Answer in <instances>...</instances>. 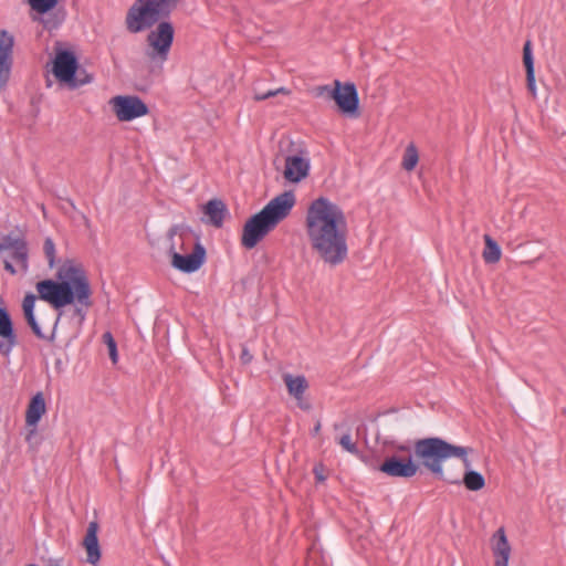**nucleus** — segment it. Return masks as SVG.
<instances>
[{
    "instance_id": "obj_1",
    "label": "nucleus",
    "mask_w": 566,
    "mask_h": 566,
    "mask_svg": "<svg viewBox=\"0 0 566 566\" xmlns=\"http://www.w3.org/2000/svg\"><path fill=\"white\" fill-rule=\"evenodd\" d=\"M306 235L313 252L329 265L347 256V220L339 206L325 197L312 201L305 217Z\"/></svg>"
},
{
    "instance_id": "obj_2",
    "label": "nucleus",
    "mask_w": 566,
    "mask_h": 566,
    "mask_svg": "<svg viewBox=\"0 0 566 566\" xmlns=\"http://www.w3.org/2000/svg\"><path fill=\"white\" fill-rule=\"evenodd\" d=\"M56 277L59 281L43 280L36 283L41 300L50 303L54 308H61L74 302L85 308L92 305L90 281L81 266L66 261L57 270Z\"/></svg>"
},
{
    "instance_id": "obj_3",
    "label": "nucleus",
    "mask_w": 566,
    "mask_h": 566,
    "mask_svg": "<svg viewBox=\"0 0 566 566\" xmlns=\"http://www.w3.org/2000/svg\"><path fill=\"white\" fill-rule=\"evenodd\" d=\"M294 205L295 196L292 191H284L271 199L260 212L245 222L241 238L242 245L245 249H253L289 217Z\"/></svg>"
},
{
    "instance_id": "obj_4",
    "label": "nucleus",
    "mask_w": 566,
    "mask_h": 566,
    "mask_svg": "<svg viewBox=\"0 0 566 566\" xmlns=\"http://www.w3.org/2000/svg\"><path fill=\"white\" fill-rule=\"evenodd\" d=\"M469 448L451 444L440 438L420 439L415 443V455L433 474L442 475V463L450 458L461 459L465 469L472 467L468 459Z\"/></svg>"
},
{
    "instance_id": "obj_5",
    "label": "nucleus",
    "mask_w": 566,
    "mask_h": 566,
    "mask_svg": "<svg viewBox=\"0 0 566 566\" xmlns=\"http://www.w3.org/2000/svg\"><path fill=\"white\" fill-rule=\"evenodd\" d=\"M179 0H136L128 9L125 25L130 33L143 32L167 18Z\"/></svg>"
},
{
    "instance_id": "obj_6",
    "label": "nucleus",
    "mask_w": 566,
    "mask_h": 566,
    "mask_svg": "<svg viewBox=\"0 0 566 566\" xmlns=\"http://www.w3.org/2000/svg\"><path fill=\"white\" fill-rule=\"evenodd\" d=\"M175 30L170 22L161 21L146 38V56L153 62L163 64L167 61L174 42Z\"/></svg>"
},
{
    "instance_id": "obj_7",
    "label": "nucleus",
    "mask_w": 566,
    "mask_h": 566,
    "mask_svg": "<svg viewBox=\"0 0 566 566\" xmlns=\"http://www.w3.org/2000/svg\"><path fill=\"white\" fill-rule=\"evenodd\" d=\"M177 234L181 237V226H172L168 231L172 266L185 273L197 271L205 262V248L199 242H197L195 244L193 251L190 254L182 255L176 251L174 237Z\"/></svg>"
},
{
    "instance_id": "obj_8",
    "label": "nucleus",
    "mask_w": 566,
    "mask_h": 566,
    "mask_svg": "<svg viewBox=\"0 0 566 566\" xmlns=\"http://www.w3.org/2000/svg\"><path fill=\"white\" fill-rule=\"evenodd\" d=\"M77 66L78 63L73 52L60 51L55 55L52 71L60 82L67 84L71 88H76L92 81V76H86L85 78L75 76Z\"/></svg>"
},
{
    "instance_id": "obj_9",
    "label": "nucleus",
    "mask_w": 566,
    "mask_h": 566,
    "mask_svg": "<svg viewBox=\"0 0 566 566\" xmlns=\"http://www.w3.org/2000/svg\"><path fill=\"white\" fill-rule=\"evenodd\" d=\"M36 296L34 294H27L22 302L23 314L28 325L31 327L34 335L39 338H45L43 328L55 327L59 322V316H54L52 310L39 308L38 316L34 314Z\"/></svg>"
},
{
    "instance_id": "obj_10",
    "label": "nucleus",
    "mask_w": 566,
    "mask_h": 566,
    "mask_svg": "<svg viewBox=\"0 0 566 566\" xmlns=\"http://www.w3.org/2000/svg\"><path fill=\"white\" fill-rule=\"evenodd\" d=\"M400 450L405 453L396 452L386 457L378 470L391 478H412L417 474L419 467L413 462L409 449Z\"/></svg>"
},
{
    "instance_id": "obj_11",
    "label": "nucleus",
    "mask_w": 566,
    "mask_h": 566,
    "mask_svg": "<svg viewBox=\"0 0 566 566\" xmlns=\"http://www.w3.org/2000/svg\"><path fill=\"white\" fill-rule=\"evenodd\" d=\"M109 104L120 122H130L148 114L147 105L137 96L117 95L109 101Z\"/></svg>"
},
{
    "instance_id": "obj_12",
    "label": "nucleus",
    "mask_w": 566,
    "mask_h": 566,
    "mask_svg": "<svg viewBox=\"0 0 566 566\" xmlns=\"http://www.w3.org/2000/svg\"><path fill=\"white\" fill-rule=\"evenodd\" d=\"M333 99L342 111V113L357 116L359 98L354 83L342 84L339 81L334 82Z\"/></svg>"
},
{
    "instance_id": "obj_13",
    "label": "nucleus",
    "mask_w": 566,
    "mask_h": 566,
    "mask_svg": "<svg viewBox=\"0 0 566 566\" xmlns=\"http://www.w3.org/2000/svg\"><path fill=\"white\" fill-rule=\"evenodd\" d=\"M13 46V35L6 30H0V91L7 87L11 76Z\"/></svg>"
},
{
    "instance_id": "obj_14",
    "label": "nucleus",
    "mask_w": 566,
    "mask_h": 566,
    "mask_svg": "<svg viewBox=\"0 0 566 566\" xmlns=\"http://www.w3.org/2000/svg\"><path fill=\"white\" fill-rule=\"evenodd\" d=\"M310 159L305 151L301 150L284 158L283 177L285 180L294 184L300 182L307 177Z\"/></svg>"
},
{
    "instance_id": "obj_15",
    "label": "nucleus",
    "mask_w": 566,
    "mask_h": 566,
    "mask_svg": "<svg viewBox=\"0 0 566 566\" xmlns=\"http://www.w3.org/2000/svg\"><path fill=\"white\" fill-rule=\"evenodd\" d=\"M491 551L494 557V566H509L512 553L504 527H500L491 537Z\"/></svg>"
},
{
    "instance_id": "obj_16",
    "label": "nucleus",
    "mask_w": 566,
    "mask_h": 566,
    "mask_svg": "<svg viewBox=\"0 0 566 566\" xmlns=\"http://www.w3.org/2000/svg\"><path fill=\"white\" fill-rule=\"evenodd\" d=\"M15 345L17 335L14 334L12 321L8 312L0 307V353L3 356H9Z\"/></svg>"
},
{
    "instance_id": "obj_17",
    "label": "nucleus",
    "mask_w": 566,
    "mask_h": 566,
    "mask_svg": "<svg viewBox=\"0 0 566 566\" xmlns=\"http://www.w3.org/2000/svg\"><path fill=\"white\" fill-rule=\"evenodd\" d=\"M98 528L96 521L90 522L82 543L86 552V562L91 565H96L101 559V547L97 538Z\"/></svg>"
},
{
    "instance_id": "obj_18",
    "label": "nucleus",
    "mask_w": 566,
    "mask_h": 566,
    "mask_svg": "<svg viewBox=\"0 0 566 566\" xmlns=\"http://www.w3.org/2000/svg\"><path fill=\"white\" fill-rule=\"evenodd\" d=\"M46 411L45 400L42 392L35 394L30 400L25 411V423L28 427H36Z\"/></svg>"
},
{
    "instance_id": "obj_19",
    "label": "nucleus",
    "mask_w": 566,
    "mask_h": 566,
    "mask_svg": "<svg viewBox=\"0 0 566 566\" xmlns=\"http://www.w3.org/2000/svg\"><path fill=\"white\" fill-rule=\"evenodd\" d=\"M227 212L226 205L219 199L209 200L203 207V213L207 217L206 222L216 228H220Z\"/></svg>"
},
{
    "instance_id": "obj_20",
    "label": "nucleus",
    "mask_w": 566,
    "mask_h": 566,
    "mask_svg": "<svg viewBox=\"0 0 566 566\" xmlns=\"http://www.w3.org/2000/svg\"><path fill=\"white\" fill-rule=\"evenodd\" d=\"M523 63L526 71V86L531 95L536 98V82H535V70H534V60L531 49V42L526 41L523 48Z\"/></svg>"
},
{
    "instance_id": "obj_21",
    "label": "nucleus",
    "mask_w": 566,
    "mask_h": 566,
    "mask_svg": "<svg viewBox=\"0 0 566 566\" xmlns=\"http://www.w3.org/2000/svg\"><path fill=\"white\" fill-rule=\"evenodd\" d=\"M283 380L289 394L294 398H301L308 388V382L304 376H293L291 374H285L283 376Z\"/></svg>"
},
{
    "instance_id": "obj_22",
    "label": "nucleus",
    "mask_w": 566,
    "mask_h": 566,
    "mask_svg": "<svg viewBox=\"0 0 566 566\" xmlns=\"http://www.w3.org/2000/svg\"><path fill=\"white\" fill-rule=\"evenodd\" d=\"M483 239L485 243L482 253L483 260L489 264L497 263L502 255L500 245L489 234H484Z\"/></svg>"
},
{
    "instance_id": "obj_23",
    "label": "nucleus",
    "mask_w": 566,
    "mask_h": 566,
    "mask_svg": "<svg viewBox=\"0 0 566 566\" xmlns=\"http://www.w3.org/2000/svg\"><path fill=\"white\" fill-rule=\"evenodd\" d=\"M471 468L467 469L468 471L465 472L464 476H463V483L465 485V488L470 491H479L481 489L484 488L485 485V480L483 478V475L476 471H472L470 470Z\"/></svg>"
},
{
    "instance_id": "obj_24",
    "label": "nucleus",
    "mask_w": 566,
    "mask_h": 566,
    "mask_svg": "<svg viewBox=\"0 0 566 566\" xmlns=\"http://www.w3.org/2000/svg\"><path fill=\"white\" fill-rule=\"evenodd\" d=\"M419 160L417 147L413 144H409L406 147L401 166L405 170L411 171L415 169Z\"/></svg>"
},
{
    "instance_id": "obj_25",
    "label": "nucleus",
    "mask_w": 566,
    "mask_h": 566,
    "mask_svg": "<svg viewBox=\"0 0 566 566\" xmlns=\"http://www.w3.org/2000/svg\"><path fill=\"white\" fill-rule=\"evenodd\" d=\"M10 259L13 260L23 272L28 270V247L27 243L20 244L13 252Z\"/></svg>"
},
{
    "instance_id": "obj_26",
    "label": "nucleus",
    "mask_w": 566,
    "mask_h": 566,
    "mask_svg": "<svg viewBox=\"0 0 566 566\" xmlns=\"http://www.w3.org/2000/svg\"><path fill=\"white\" fill-rule=\"evenodd\" d=\"M59 0H28L31 9L38 13H46L54 9Z\"/></svg>"
},
{
    "instance_id": "obj_27",
    "label": "nucleus",
    "mask_w": 566,
    "mask_h": 566,
    "mask_svg": "<svg viewBox=\"0 0 566 566\" xmlns=\"http://www.w3.org/2000/svg\"><path fill=\"white\" fill-rule=\"evenodd\" d=\"M43 253L48 260L49 268L53 269L56 264V262H55L56 249H55V244L51 238H46L44 240Z\"/></svg>"
},
{
    "instance_id": "obj_28",
    "label": "nucleus",
    "mask_w": 566,
    "mask_h": 566,
    "mask_svg": "<svg viewBox=\"0 0 566 566\" xmlns=\"http://www.w3.org/2000/svg\"><path fill=\"white\" fill-rule=\"evenodd\" d=\"M103 342L107 346L108 355L113 364H116L118 360V354H117V345L113 337V335L109 332H106L103 334Z\"/></svg>"
},
{
    "instance_id": "obj_29",
    "label": "nucleus",
    "mask_w": 566,
    "mask_h": 566,
    "mask_svg": "<svg viewBox=\"0 0 566 566\" xmlns=\"http://www.w3.org/2000/svg\"><path fill=\"white\" fill-rule=\"evenodd\" d=\"M338 444L352 454H358L356 442L353 441L350 433L343 434L338 440Z\"/></svg>"
},
{
    "instance_id": "obj_30",
    "label": "nucleus",
    "mask_w": 566,
    "mask_h": 566,
    "mask_svg": "<svg viewBox=\"0 0 566 566\" xmlns=\"http://www.w3.org/2000/svg\"><path fill=\"white\" fill-rule=\"evenodd\" d=\"M279 94L287 95V94H290V91L286 90L285 87H280V88H276V90H270V91H268L265 93H260V92L255 91L254 95H253V98L259 102V101H264L266 98L276 96Z\"/></svg>"
},
{
    "instance_id": "obj_31",
    "label": "nucleus",
    "mask_w": 566,
    "mask_h": 566,
    "mask_svg": "<svg viewBox=\"0 0 566 566\" xmlns=\"http://www.w3.org/2000/svg\"><path fill=\"white\" fill-rule=\"evenodd\" d=\"M333 90L329 85H321L314 88V94L317 97L326 96L329 99H333Z\"/></svg>"
},
{
    "instance_id": "obj_32",
    "label": "nucleus",
    "mask_w": 566,
    "mask_h": 566,
    "mask_svg": "<svg viewBox=\"0 0 566 566\" xmlns=\"http://www.w3.org/2000/svg\"><path fill=\"white\" fill-rule=\"evenodd\" d=\"M252 358L253 357L250 354V352L248 350V348L243 347L241 356H240L242 364H244V365L250 364L252 361Z\"/></svg>"
},
{
    "instance_id": "obj_33",
    "label": "nucleus",
    "mask_w": 566,
    "mask_h": 566,
    "mask_svg": "<svg viewBox=\"0 0 566 566\" xmlns=\"http://www.w3.org/2000/svg\"><path fill=\"white\" fill-rule=\"evenodd\" d=\"M324 469L322 465H317L314 468L315 478L317 481L323 482L325 481L326 476L323 473Z\"/></svg>"
},
{
    "instance_id": "obj_34",
    "label": "nucleus",
    "mask_w": 566,
    "mask_h": 566,
    "mask_svg": "<svg viewBox=\"0 0 566 566\" xmlns=\"http://www.w3.org/2000/svg\"><path fill=\"white\" fill-rule=\"evenodd\" d=\"M295 399H296V401H297V406H298L301 409H303V410H310L311 405H310V402H307V401H305V400L303 399V396H302L301 398H295Z\"/></svg>"
},
{
    "instance_id": "obj_35",
    "label": "nucleus",
    "mask_w": 566,
    "mask_h": 566,
    "mask_svg": "<svg viewBox=\"0 0 566 566\" xmlns=\"http://www.w3.org/2000/svg\"><path fill=\"white\" fill-rule=\"evenodd\" d=\"M3 264H4V269L10 272L11 274H15L17 273V270L14 269V266L12 265L11 261L8 260V259H4L3 260Z\"/></svg>"
},
{
    "instance_id": "obj_36",
    "label": "nucleus",
    "mask_w": 566,
    "mask_h": 566,
    "mask_svg": "<svg viewBox=\"0 0 566 566\" xmlns=\"http://www.w3.org/2000/svg\"><path fill=\"white\" fill-rule=\"evenodd\" d=\"M32 429L29 430L27 437H25V440L28 442L31 441V439L33 438V436L36 433V427H31Z\"/></svg>"
},
{
    "instance_id": "obj_37",
    "label": "nucleus",
    "mask_w": 566,
    "mask_h": 566,
    "mask_svg": "<svg viewBox=\"0 0 566 566\" xmlns=\"http://www.w3.org/2000/svg\"><path fill=\"white\" fill-rule=\"evenodd\" d=\"M321 428H322V423H321V421H319V420H317V421H316V424H315V427H314V429H313V434H314V436L318 434V433H319V431H321Z\"/></svg>"
},
{
    "instance_id": "obj_38",
    "label": "nucleus",
    "mask_w": 566,
    "mask_h": 566,
    "mask_svg": "<svg viewBox=\"0 0 566 566\" xmlns=\"http://www.w3.org/2000/svg\"><path fill=\"white\" fill-rule=\"evenodd\" d=\"M75 76H78L80 78H85L86 76H88L87 74H85V72H77L75 73Z\"/></svg>"
},
{
    "instance_id": "obj_39",
    "label": "nucleus",
    "mask_w": 566,
    "mask_h": 566,
    "mask_svg": "<svg viewBox=\"0 0 566 566\" xmlns=\"http://www.w3.org/2000/svg\"><path fill=\"white\" fill-rule=\"evenodd\" d=\"M27 566H38V565H35V564H29V565H27Z\"/></svg>"
}]
</instances>
